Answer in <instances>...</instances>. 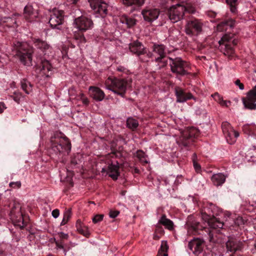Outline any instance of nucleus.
Returning a JSON list of instances; mask_svg holds the SVG:
<instances>
[{
	"instance_id": "f257e3e1",
	"label": "nucleus",
	"mask_w": 256,
	"mask_h": 256,
	"mask_svg": "<svg viewBox=\"0 0 256 256\" xmlns=\"http://www.w3.org/2000/svg\"><path fill=\"white\" fill-rule=\"evenodd\" d=\"M51 148L56 154H67L71 150V143L68 138L62 132H56L50 138Z\"/></svg>"
},
{
	"instance_id": "f03ea898",
	"label": "nucleus",
	"mask_w": 256,
	"mask_h": 256,
	"mask_svg": "<svg viewBox=\"0 0 256 256\" xmlns=\"http://www.w3.org/2000/svg\"><path fill=\"white\" fill-rule=\"evenodd\" d=\"M13 50L22 64L28 66L32 65V50L28 48V46L26 44L16 42L14 43Z\"/></svg>"
},
{
	"instance_id": "7ed1b4c3",
	"label": "nucleus",
	"mask_w": 256,
	"mask_h": 256,
	"mask_svg": "<svg viewBox=\"0 0 256 256\" xmlns=\"http://www.w3.org/2000/svg\"><path fill=\"white\" fill-rule=\"evenodd\" d=\"M188 232L192 234H204V231L208 233L210 242H214L213 234L209 228H206L202 224L194 219L192 216H189L186 224Z\"/></svg>"
},
{
	"instance_id": "20e7f679",
	"label": "nucleus",
	"mask_w": 256,
	"mask_h": 256,
	"mask_svg": "<svg viewBox=\"0 0 256 256\" xmlns=\"http://www.w3.org/2000/svg\"><path fill=\"white\" fill-rule=\"evenodd\" d=\"M169 59L170 70L172 73L181 76L190 74L188 71L190 68V66L188 62L182 60L180 57L174 58H169Z\"/></svg>"
},
{
	"instance_id": "39448f33",
	"label": "nucleus",
	"mask_w": 256,
	"mask_h": 256,
	"mask_svg": "<svg viewBox=\"0 0 256 256\" xmlns=\"http://www.w3.org/2000/svg\"><path fill=\"white\" fill-rule=\"evenodd\" d=\"M10 219L15 226L20 229L26 226L24 221V214L22 212V206L18 202H14L10 214Z\"/></svg>"
},
{
	"instance_id": "423d86ee",
	"label": "nucleus",
	"mask_w": 256,
	"mask_h": 256,
	"mask_svg": "<svg viewBox=\"0 0 256 256\" xmlns=\"http://www.w3.org/2000/svg\"><path fill=\"white\" fill-rule=\"evenodd\" d=\"M186 10V6L177 4L170 6L168 9L166 14L170 20L172 22L175 23L183 19Z\"/></svg>"
},
{
	"instance_id": "0eeeda50",
	"label": "nucleus",
	"mask_w": 256,
	"mask_h": 256,
	"mask_svg": "<svg viewBox=\"0 0 256 256\" xmlns=\"http://www.w3.org/2000/svg\"><path fill=\"white\" fill-rule=\"evenodd\" d=\"M129 49L132 53L136 54L139 57L140 60L142 62H147L148 60L146 58H142L141 56H142L146 54L148 58H152L154 56V54L152 52H147L146 48L142 42L138 40L134 41L130 44Z\"/></svg>"
},
{
	"instance_id": "6e6552de",
	"label": "nucleus",
	"mask_w": 256,
	"mask_h": 256,
	"mask_svg": "<svg viewBox=\"0 0 256 256\" xmlns=\"http://www.w3.org/2000/svg\"><path fill=\"white\" fill-rule=\"evenodd\" d=\"M64 22V11L54 8L50 12L49 24L52 28L62 29V25Z\"/></svg>"
},
{
	"instance_id": "1a4fd4ad",
	"label": "nucleus",
	"mask_w": 256,
	"mask_h": 256,
	"mask_svg": "<svg viewBox=\"0 0 256 256\" xmlns=\"http://www.w3.org/2000/svg\"><path fill=\"white\" fill-rule=\"evenodd\" d=\"M127 85L126 80L124 79L114 78L112 80L111 85L108 89L122 97H124Z\"/></svg>"
},
{
	"instance_id": "9d476101",
	"label": "nucleus",
	"mask_w": 256,
	"mask_h": 256,
	"mask_svg": "<svg viewBox=\"0 0 256 256\" xmlns=\"http://www.w3.org/2000/svg\"><path fill=\"white\" fill-rule=\"evenodd\" d=\"M244 108L250 110H256V85L242 98Z\"/></svg>"
},
{
	"instance_id": "9b49d317",
	"label": "nucleus",
	"mask_w": 256,
	"mask_h": 256,
	"mask_svg": "<svg viewBox=\"0 0 256 256\" xmlns=\"http://www.w3.org/2000/svg\"><path fill=\"white\" fill-rule=\"evenodd\" d=\"M202 22L198 20H189L185 26V32L186 34L190 36L198 34L202 31Z\"/></svg>"
},
{
	"instance_id": "f8f14e48",
	"label": "nucleus",
	"mask_w": 256,
	"mask_h": 256,
	"mask_svg": "<svg viewBox=\"0 0 256 256\" xmlns=\"http://www.w3.org/2000/svg\"><path fill=\"white\" fill-rule=\"evenodd\" d=\"M222 128L228 143L232 144L236 142V138L239 136V133L235 131L230 123L225 122L222 124Z\"/></svg>"
},
{
	"instance_id": "ddd939ff",
	"label": "nucleus",
	"mask_w": 256,
	"mask_h": 256,
	"mask_svg": "<svg viewBox=\"0 0 256 256\" xmlns=\"http://www.w3.org/2000/svg\"><path fill=\"white\" fill-rule=\"evenodd\" d=\"M74 24L79 30L86 32L91 29L94 26V23L91 18L82 16L74 19Z\"/></svg>"
},
{
	"instance_id": "4468645a",
	"label": "nucleus",
	"mask_w": 256,
	"mask_h": 256,
	"mask_svg": "<svg viewBox=\"0 0 256 256\" xmlns=\"http://www.w3.org/2000/svg\"><path fill=\"white\" fill-rule=\"evenodd\" d=\"M196 131L194 129L192 128L183 132L178 140V144L187 147L192 144Z\"/></svg>"
},
{
	"instance_id": "2eb2a0df",
	"label": "nucleus",
	"mask_w": 256,
	"mask_h": 256,
	"mask_svg": "<svg viewBox=\"0 0 256 256\" xmlns=\"http://www.w3.org/2000/svg\"><path fill=\"white\" fill-rule=\"evenodd\" d=\"M244 247V242L234 238H228L226 243V252L234 254L237 251H241Z\"/></svg>"
},
{
	"instance_id": "dca6fc26",
	"label": "nucleus",
	"mask_w": 256,
	"mask_h": 256,
	"mask_svg": "<svg viewBox=\"0 0 256 256\" xmlns=\"http://www.w3.org/2000/svg\"><path fill=\"white\" fill-rule=\"evenodd\" d=\"M91 8L102 17H104L108 12V4L103 0H90Z\"/></svg>"
},
{
	"instance_id": "f3484780",
	"label": "nucleus",
	"mask_w": 256,
	"mask_h": 256,
	"mask_svg": "<svg viewBox=\"0 0 256 256\" xmlns=\"http://www.w3.org/2000/svg\"><path fill=\"white\" fill-rule=\"evenodd\" d=\"M202 218L204 220L210 227L213 229L222 228L224 224L220 220L219 218L214 216V215L210 216L206 212L202 214Z\"/></svg>"
},
{
	"instance_id": "a211bd4d",
	"label": "nucleus",
	"mask_w": 256,
	"mask_h": 256,
	"mask_svg": "<svg viewBox=\"0 0 256 256\" xmlns=\"http://www.w3.org/2000/svg\"><path fill=\"white\" fill-rule=\"evenodd\" d=\"M204 242L202 239L194 238L188 242V248L194 254L198 256L203 250Z\"/></svg>"
},
{
	"instance_id": "6ab92c4d",
	"label": "nucleus",
	"mask_w": 256,
	"mask_h": 256,
	"mask_svg": "<svg viewBox=\"0 0 256 256\" xmlns=\"http://www.w3.org/2000/svg\"><path fill=\"white\" fill-rule=\"evenodd\" d=\"M175 93L178 102H184L188 100L193 99L195 101L196 98L190 92H186L182 88L176 87L175 88Z\"/></svg>"
},
{
	"instance_id": "aec40b11",
	"label": "nucleus",
	"mask_w": 256,
	"mask_h": 256,
	"mask_svg": "<svg viewBox=\"0 0 256 256\" xmlns=\"http://www.w3.org/2000/svg\"><path fill=\"white\" fill-rule=\"evenodd\" d=\"M144 20L148 22H152L158 18L160 11L158 9L144 10L142 12Z\"/></svg>"
},
{
	"instance_id": "412c9836",
	"label": "nucleus",
	"mask_w": 256,
	"mask_h": 256,
	"mask_svg": "<svg viewBox=\"0 0 256 256\" xmlns=\"http://www.w3.org/2000/svg\"><path fill=\"white\" fill-rule=\"evenodd\" d=\"M39 68L42 74L48 78L52 74L53 68L50 62L45 59H42L39 65Z\"/></svg>"
},
{
	"instance_id": "4be33fe9",
	"label": "nucleus",
	"mask_w": 256,
	"mask_h": 256,
	"mask_svg": "<svg viewBox=\"0 0 256 256\" xmlns=\"http://www.w3.org/2000/svg\"><path fill=\"white\" fill-rule=\"evenodd\" d=\"M166 47L164 44H154L152 46V51L158 56L155 57V62H162V60L166 56L165 52Z\"/></svg>"
},
{
	"instance_id": "5701e85b",
	"label": "nucleus",
	"mask_w": 256,
	"mask_h": 256,
	"mask_svg": "<svg viewBox=\"0 0 256 256\" xmlns=\"http://www.w3.org/2000/svg\"><path fill=\"white\" fill-rule=\"evenodd\" d=\"M24 16L27 21L32 22L36 18L38 14L32 6H26L24 8Z\"/></svg>"
},
{
	"instance_id": "b1692460",
	"label": "nucleus",
	"mask_w": 256,
	"mask_h": 256,
	"mask_svg": "<svg viewBox=\"0 0 256 256\" xmlns=\"http://www.w3.org/2000/svg\"><path fill=\"white\" fill-rule=\"evenodd\" d=\"M56 237L54 238V240L56 246L60 249L64 248V244L66 240H67L69 238L68 234H65L62 232H58L56 234Z\"/></svg>"
},
{
	"instance_id": "393cba45",
	"label": "nucleus",
	"mask_w": 256,
	"mask_h": 256,
	"mask_svg": "<svg viewBox=\"0 0 256 256\" xmlns=\"http://www.w3.org/2000/svg\"><path fill=\"white\" fill-rule=\"evenodd\" d=\"M89 90L90 96L95 100L100 102L104 98V93L99 88L90 86Z\"/></svg>"
},
{
	"instance_id": "a878e982",
	"label": "nucleus",
	"mask_w": 256,
	"mask_h": 256,
	"mask_svg": "<svg viewBox=\"0 0 256 256\" xmlns=\"http://www.w3.org/2000/svg\"><path fill=\"white\" fill-rule=\"evenodd\" d=\"M158 224L160 226H163L165 228L172 231L174 230V224L172 220L166 218L165 214H163L159 219Z\"/></svg>"
},
{
	"instance_id": "bb28decb",
	"label": "nucleus",
	"mask_w": 256,
	"mask_h": 256,
	"mask_svg": "<svg viewBox=\"0 0 256 256\" xmlns=\"http://www.w3.org/2000/svg\"><path fill=\"white\" fill-rule=\"evenodd\" d=\"M34 46L40 50L44 54H46V52L50 48V44L46 41L42 40L40 38H34L33 40Z\"/></svg>"
},
{
	"instance_id": "cd10ccee",
	"label": "nucleus",
	"mask_w": 256,
	"mask_h": 256,
	"mask_svg": "<svg viewBox=\"0 0 256 256\" xmlns=\"http://www.w3.org/2000/svg\"><path fill=\"white\" fill-rule=\"evenodd\" d=\"M119 164L116 162V164H110L108 166V172L109 176L112 178L114 180H116L120 175L118 172Z\"/></svg>"
},
{
	"instance_id": "c85d7f7f",
	"label": "nucleus",
	"mask_w": 256,
	"mask_h": 256,
	"mask_svg": "<svg viewBox=\"0 0 256 256\" xmlns=\"http://www.w3.org/2000/svg\"><path fill=\"white\" fill-rule=\"evenodd\" d=\"M76 228L77 231L80 234L86 236V238H88L90 236V232L88 230V228L84 226L80 220H78L76 221Z\"/></svg>"
},
{
	"instance_id": "c756f323",
	"label": "nucleus",
	"mask_w": 256,
	"mask_h": 256,
	"mask_svg": "<svg viewBox=\"0 0 256 256\" xmlns=\"http://www.w3.org/2000/svg\"><path fill=\"white\" fill-rule=\"evenodd\" d=\"M120 22L126 24L128 28H130L136 24V20L135 18L123 15L120 18Z\"/></svg>"
},
{
	"instance_id": "7c9ffc66",
	"label": "nucleus",
	"mask_w": 256,
	"mask_h": 256,
	"mask_svg": "<svg viewBox=\"0 0 256 256\" xmlns=\"http://www.w3.org/2000/svg\"><path fill=\"white\" fill-rule=\"evenodd\" d=\"M213 184L216 186L222 185L226 180V177L224 174L218 173L214 174L211 178Z\"/></svg>"
},
{
	"instance_id": "2f4dec72",
	"label": "nucleus",
	"mask_w": 256,
	"mask_h": 256,
	"mask_svg": "<svg viewBox=\"0 0 256 256\" xmlns=\"http://www.w3.org/2000/svg\"><path fill=\"white\" fill-rule=\"evenodd\" d=\"M20 86L22 89L28 94L32 91V84L26 79H22L20 81Z\"/></svg>"
},
{
	"instance_id": "473e14b6",
	"label": "nucleus",
	"mask_w": 256,
	"mask_h": 256,
	"mask_svg": "<svg viewBox=\"0 0 256 256\" xmlns=\"http://www.w3.org/2000/svg\"><path fill=\"white\" fill-rule=\"evenodd\" d=\"M122 4L126 6H140L144 3L145 0H120Z\"/></svg>"
},
{
	"instance_id": "72a5a7b5",
	"label": "nucleus",
	"mask_w": 256,
	"mask_h": 256,
	"mask_svg": "<svg viewBox=\"0 0 256 256\" xmlns=\"http://www.w3.org/2000/svg\"><path fill=\"white\" fill-rule=\"evenodd\" d=\"M136 156L139 160L140 162L144 164L148 163V161L147 160L148 156L142 150H137Z\"/></svg>"
},
{
	"instance_id": "f704fd0d",
	"label": "nucleus",
	"mask_w": 256,
	"mask_h": 256,
	"mask_svg": "<svg viewBox=\"0 0 256 256\" xmlns=\"http://www.w3.org/2000/svg\"><path fill=\"white\" fill-rule=\"evenodd\" d=\"M126 125L128 128L134 130L138 126V123L137 120L129 118L127 119Z\"/></svg>"
},
{
	"instance_id": "c9c22d12",
	"label": "nucleus",
	"mask_w": 256,
	"mask_h": 256,
	"mask_svg": "<svg viewBox=\"0 0 256 256\" xmlns=\"http://www.w3.org/2000/svg\"><path fill=\"white\" fill-rule=\"evenodd\" d=\"M212 96L214 99L216 101L220 104L222 106H228L227 102L230 103V101L226 102L221 97L218 92H216L212 95Z\"/></svg>"
},
{
	"instance_id": "e433bc0d",
	"label": "nucleus",
	"mask_w": 256,
	"mask_h": 256,
	"mask_svg": "<svg viewBox=\"0 0 256 256\" xmlns=\"http://www.w3.org/2000/svg\"><path fill=\"white\" fill-rule=\"evenodd\" d=\"M72 216L71 209L69 208L66 210L64 214L63 219L60 223V226L66 224Z\"/></svg>"
},
{
	"instance_id": "4c0bfd02",
	"label": "nucleus",
	"mask_w": 256,
	"mask_h": 256,
	"mask_svg": "<svg viewBox=\"0 0 256 256\" xmlns=\"http://www.w3.org/2000/svg\"><path fill=\"white\" fill-rule=\"evenodd\" d=\"M168 246L166 241L162 240L158 252L164 254V256H168Z\"/></svg>"
},
{
	"instance_id": "58836bf2",
	"label": "nucleus",
	"mask_w": 256,
	"mask_h": 256,
	"mask_svg": "<svg viewBox=\"0 0 256 256\" xmlns=\"http://www.w3.org/2000/svg\"><path fill=\"white\" fill-rule=\"evenodd\" d=\"M226 2L228 5H229L230 9V11L232 13H236V6H237V0H226Z\"/></svg>"
},
{
	"instance_id": "ea45409f",
	"label": "nucleus",
	"mask_w": 256,
	"mask_h": 256,
	"mask_svg": "<svg viewBox=\"0 0 256 256\" xmlns=\"http://www.w3.org/2000/svg\"><path fill=\"white\" fill-rule=\"evenodd\" d=\"M235 24V21L232 19H230L226 20H224L220 23L219 24V26H226V28H227V27L228 26L230 28H232L234 27Z\"/></svg>"
},
{
	"instance_id": "a19ab883",
	"label": "nucleus",
	"mask_w": 256,
	"mask_h": 256,
	"mask_svg": "<svg viewBox=\"0 0 256 256\" xmlns=\"http://www.w3.org/2000/svg\"><path fill=\"white\" fill-rule=\"evenodd\" d=\"M233 38V34H225L222 36L221 40H219L218 42L220 44H224L225 42H230Z\"/></svg>"
},
{
	"instance_id": "79ce46f5",
	"label": "nucleus",
	"mask_w": 256,
	"mask_h": 256,
	"mask_svg": "<svg viewBox=\"0 0 256 256\" xmlns=\"http://www.w3.org/2000/svg\"><path fill=\"white\" fill-rule=\"evenodd\" d=\"M1 20L4 22L8 23V26H12L14 24H16V20L10 17H4Z\"/></svg>"
},
{
	"instance_id": "37998d69",
	"label": "nucleus",
	"mask_w": 256,
	"mask_h": 256,
	"mask_svg": "<svg viewBox=\"0 0 256 256\" xmlns=\"http://www.w3.org/2000/svg\"><path fill=\"white\" fill-rule=\"evenodd\" d=\"M24 98V96L22 92H14V100L18 104H20L21 100Z\"/></svg>"
},
{
	"instance_id": "c03bdc74",
	"label": "nucleus",
	"mask_w": 256,
	"mask_h": 256,
	"mask_svg": "<svg viewBox=\"0 0 256 256\" xmlns=\"http://www.w3.org/2000/svg\"><path fill=\"white\" fill-rule=\"evenodd\" d=\"M154 232L158 234L159 235L162 236H164L165 233L162 227L158 224H157L156 225V229Z\"/></svg>"
},
{
	"instance_id": "a18cd8bd",
	"label": "nucleus",
	"mask_w": 256,
	"mask_h": 256,
	"mask_svg": "<svg viewBox=\"0 0 256 256\" xmlns=\"http://www.w3.org/2000/svg\"><path fill=\"white\" fill-rule=\"evenodd\" d=\"M104 214H96L92 219V222L94 224L98 223L102 221L104 218Z\"/></svg>"
},
{
	"instance_id": "49530a36",
	"label": "nucleus",
	"mask_w": 256,
	"mask_h": 256,
	"mask_svg": "<svg viewBox=\"0 0 256 256\" xmlns=\"http://www.w3.org/2000/svg\"><path fill=\"white\" fill-rule=\"evenodd\" d=\"M245 220L241 216H238L234 220V223L240 226L244 224Z\"/></svg>"
},
{
	"instance_id": "de8ad7c7",
	"label": "nucleus",
	"mask_w": 256,
	"mask_h": 256,
	"mask_svg": "<svg viewBox=\"0 0 256 256\" xmlns=\"http://www.w3.org/2000/svg\"><path fill=\"white\" fill-rule=\"evenodd\" d=\"M9 185L11 188H20L21 186V183L20 182H11Z\"/></svg>"
},
{
	"instance_id": "09e8293b",
	"label": "nucleus",
	"mask_w": 256,
	"mask_h": 256,
	"mask_svg": "<svg viewBox=\"0 0 256 256\" xmlns=\"http://www.w3.org/2000/svg\"><path fill=\"white\" fill-rule=\"evenodd\" d=\"M111 154L114 155L112 157H115L116 158H120L122 156V152L118 150H114Z\"/></svg>"
},
{
	"instance_id": "8fccbe9b",
	"label": "nucleus",
	"mask_w": 256,
	"mask_h": 256,
	"mask_svg": "<svg viewBox=\"0 0 256 256\" xmlns=\"http://www.w3.org/2000/svg\"><path fill=\"white\" fill-rule=\"evenodd\" d=\"M119 214L120 212L118 210H110L109 213V216L112 218H115Z\"/></svg>"
},
{
	"instance_id": "3c124183",
	"label": "nucleus",
	"mask_w": 256,
	"mask_h": 256,
	"mask_svg": "<svg viewBox=\"0 0 256 256\" xmlns=\"http://www.w3.org/2000/svg\"><path fill=\"white\" fill-rule=\"evenodd\" d=\"M75 38L80 40V42H86V38L83 34H81L78 36H75Z\"/></svg>"
},
{
	"instance_id": "603ef678",
	"label": "nucleus",
	"mask_w": 256,
	"mask_h": 256,
	"mask_svg": "<svg viewBox=\"0 0 256 256\" xmlns=\"http://www.w3.org/2000/svg\"><path fill=\"white\" fill-rule=\"evenodd\" d=\"M234 84H236V85L238 86L240 90H243L244 89V85L243 84L240 82V81L239 79H237L235 81Z\"/></svg>"
},
{
	"instance_id": "864d4df0",
	"label": "nucleus",
	"mask_w": 256,
	"mask_h": 256,
	"mask_svg": "<svg viewBox=\"0 0 256 256\" xmlns=\"http://www.w3.org/2000/svg\"><path fill=\"white\" fill-rule=\"evenodd\" d=\"M193 165H194L195 170L197 172H199L200 170L201 166H200V164L198 162H193Z\"/></svg>"
},
{
	"instance_id": "5fc2aeb1",
	"label": "nucleus",
	"mask_w": 256,
	"mask_h": 256,
	"mask_svg": "<svg viewBox=\"0 0 256 256\" xmlns=\"http://www.w3.org/2000/svg\"><path fill=\"white\" fill-rule=\"evenodd\" d=\"M60 214V211L58 209H55L52 212V216L54 218H57Z\"/></svg>"
},
{
	"instance_id": "6e6d98bb",
	"label": "nucleus",
	"mask_w": 256,
	"mask_h": 256,
	"mask_svg": "<svg viewBox=\"0 0 256 256\" xmlns=\"http://www.w3.org/2000/svg\"><path fill=\"white\" fill-rule=\"evenodd\" d=\"M116 70H117L118 71L120 72H125L126 70V68H124V66H118L116 68Z\"/></svg>"
},
{
	"instance_id": "4d7b16f0",
	"label": "nucleus",
	"mask_w": 256,
	"mask_h": 256,
	"mask_svg": "<svg viewBox=\"0 0 256 256\" xmlns=\"http://www.w3.org/2000/svg\"><path fill=\"white\" fill-rule=\"evenodd\" d=\"M162 236L159 235L158 234H157V233L154 232V235H153V239L156 240H158Z\"/></svg>"
},
{
	"instance_id": "13d9d810",
	"label": "nucleus",
	"mask_w": 256,
	"mask_h": 256,
	"mask_svg": "<svg viewBox=\"0 0 256 256\" xmlns=\"http://www.w3.org/2000/svg\"><path fill=\"white\" fill-rule=\"evenodd\" d=\"M186 12H187L188 13H194L195 12V10L193 7L187 8L186 7Z\"/></svg>"
},
{
	"instance_id": "bf43d9fd",
	"label": "nucleus",
	"mask_w": 256,
	"mask_h": 256,
	"mask_svg": "<svg viewBox=\"0 0 256 256\" xmlns=\"http://www.w3.org/2000/svg\"><path fill=\"white\" fill-rule=\"evenodd\" d=\"M6 108L4 102H0V114H2L4 110Z\"/></svg>"
},
{
	"instance_id": "052dcab7",
	"label": "nucleus",
	"mask_w": 256,
	"mask_h": 256,
	"mask_svg": "<svg viewBox=\"0 0 256 256\" xmlns=\"http://www.w3.org/2000/svg\"><path fill=\"white\" fill-rule=\"evenodd\" d=\"M82 102V103L85 105H88L89 104V100L88 98L84 96L82 99L81 100Z\"/></svg>"
},
{
	"instance_id": "680f3d73",
	"label": "nucleus",
	"mask_w": 256,
	"mask_h": 256,
	"mask_svg": "<svg viewBox=\"0 0 256 256\" xmlns=\"http://www.w3.org/2000/svg\"><path fill=\"white\" fill-rule=\"evenodd\" d=\"M192 161L193 162H198L197 155L196 153L193 154L192 156Z\"/></svg>"
},
{
	"instance_id": "e2e57ef3",
	"label": "nucleus",
	"mask_w": 256,
	"mask_h": 256,
	"mask_svg": "<svg viewBox=\"0 0 256 256\" xmlns=\"http://www.w3.org/2000/svg\"><path fill=\"white\" fill-rule=\"evenodd\" d=\"M78 100H82V98H84L85 96L84 94V93L82 92H80L78 95Z\"/></svg>"
},
{
	"instance_id": "0e129e2a",
	"label": "nucleus",
	"mask_w": 256,
	"mask_h": 256,
	"mask_svg": "<svg viewBox=\"0 0 256 256\" xmlns=\"http://www.w3.org/2000/svg\"><path fill=\"white\" fill-rule=\"evenodd\" d=\"M225 46H226V48L230 50L231 53L233 52L234 50H233L232 48L229 44H225Z\"/></svg>"
},
{
	"instance_id": "69168bd1",
	"label": "nucleus",
	"mask_w": 256,
	"mask_h": 256,
	"mask_svg": "<svg viewBox=\"0 0 256 256\" xmlns=\"http://www.w3.org/2000/svg\"><path fill=\"white\" fill-rule=\"evenodd\" d=\"M238 43V40L236 39H234L232 40V44L234 46H236Z\"/></svg>"
},
{
	"instance_id": "338daca9",
	"label": "nucleus",
	"mask_w": 256,
	"mask_h": 256,
	"mask_svg": "<svg viewBox=\"0 0 256 256\" xmlns=\"http://www.w3.org/2000/svg\"><path fill=\"white\" fill-rule=\"evenodd\" d=\"M134 172L136 174H138L140 172V170L136 168H134Z\"/></svg>"
},
{
	"instance_id": "774afa93",
	"label": "nucleus",
	"mask_w": 256,
	"mask_h": 256,
	"mask_svg": "<svg viewBox=\"0 0 256 256\" xmlns=\"http://www.w3.org/2000/svg\"><path fill=\"white\" fill-rule=\"evenodd\" d=\"M156 256H164V254L158 252V254Z\"/></svg>"
}]
</instances>
